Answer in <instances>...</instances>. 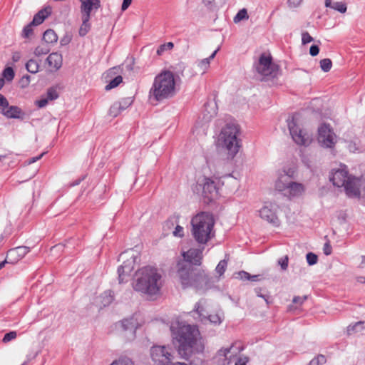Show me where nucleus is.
Masks as SVG:
<instances>
[{"instance_id":"1","label":"nucleus","mask_w":365,"mask_h":365,"mask_svg":"<svg viewBox=\"0 0 365 365\" xmlns=\"http://www.w3.org/2000/svg\"><path fill=\"white\" fill-rule=\"evenodd\" d=\"M204 248H191L183 252L182 259L177 264V275L184 288L192 287L198 291H206L214 286L218 279L207 274L204 269L194 267L200 266L202 260Z\"/></svg>"},{"instance_id":"2","label":"nucleus","mask_w":365,"mask_h":365,"mask_svg":"<svg viewBox=\"0 0 365 365\" xmlns=\"http://www.w3.org/2000/svg\"><path fill=\"white\" fill-rule=\"evenodd\" d=\"M170 331L174 341L178 346V354L182 358L188 359L197 344L200 335L198 329L195 326L177 322L171 324Z\"/></svg>"},{"instance_id":"3","label":"nucleus","mask_w":365,"mask_h":365,"mask_svg":"<svg viewBox=\"0 0 365 365\" xmlns=\"http://www.w3.org/2000/svg\"><path fill=\"white\" fill-rule=\"evenodd\" d=\"M161 274L158 269L146 266L139 269L135 274V279L133 282V289L148 296H154L160 292L161 283Z\"/></svg>"},{"instance_id":"4","label":"nucleus","mask_w":365,"mask_h":365,"mask_svg":"<svg viewBox=\"0 0 365 365\" xmlns=\"http://www.w3.org/2000/svg\"><path fill=\"white\" fill-rule=\"evenodd\" d=\"M176 81L173 72L168 70L162 71L157 75L150 89V98L157 101L172 98L176 93Z\"/></svg>"},{"instance_id":"5","label":"nucleus","mask_w":365,"mask_h":365,"mask_svg":"<svg viewBox=\"0 0 365 365\" xmlns=\"http://www.w3.org/2000/svg\"><path fill=\"white\" fill-rule=\"evenodd\" d=\"M214 224L212 215L207 212H202L193 217L191 231L195 240L200 244H206L214 235Z\"/></svg>"},{"instance_id":"6","label":"nucleus","mask_w":365,"mask_h":365,"mask_svg":"<svg viewBox=\"0 0 365 365\" xmlns=\"http://www.w3.org/2000/svg\"><path fill=\"white\" fill-rule=\"evenodd\" d=\"M330 180L334 186L343 187L349 197H359L360 195L358 179L349 175L346 165H341L340 168L334 171Z\"/></svg>"},{"instance_id":"7","label":"nucleus","mask_w":365,"mask_h":365,"mask_svg":"<svg viewBox=\"0 0 365 365\" xmlns=\"http://www.w3.org/2000/svg\"><path fill=\"white\" fill-rule=\"evenodd\" d=\"M240 128L237 125L228 123L222 130L218 141L222 148L227 151V154L232 158L238 153L240 145L237 136Z\"/></svg>"},{"instance_id":"8","label":"nucleus","mask_w":365,"mask_h":365,"mask_svg":"<svg viewBox=\"0 0 365 365\" xmlns=\"http://www.w3.org/2000/svg\"><path fill=\"white\" fill-rule=\"evenodd\" d=\"M294 171L289 170L284 171L275 182V188L289 198L301 195L304 191V187L302 183L295 182L292 180L294 178Z\"/></svg>"},{"instance_id":"9","label":"nucleus","mask_w":365,"mask_h":365,"mask_svg":"<svg viewBox=\"0 0 365 365\" xmlns=\"http://www.w3.org/2000/svg\"><path fill=\"white\" fill-rule=\"evenodd\" d=\"M257 71L264 77V81L275 78L279 75V66L272 63L270 55L261 54L256 66Z\"/></svg>"},{"instance_id":"10","label":"nucleus","mask_w":365,"mask_h":365,"mask_svg":"<svg viewBox=\"0 0 365 365\" xmlns=\"http://www.w3.org/2000/svg\"><path fill=\"white\" fill-rule=\"evenodd\" d=\"M298 115L294 114L287 119V125L293 140L300 145H309L312 142L310 135L304 132L297 125Z\"/></svg>"},{"instance_id":"11","label":"nucleus","mask_w":365,"mask_h":365,"mask_svg":"<svg viewBox=\"0 0 365 365\" xmlns=\"http://www.w3.org/2000/svg\"><path fill=\"white\" fill-rule=\"evenodd\" d=\"M150 355L152 359L158 365H187L185 363L171 364L173 355L171 349L165 346H154L151 348Z\"/></svg>"},{"instance_id":"12","label":"nucleus","mask_w":365,"mask_h":365,"mask_svg":"<svg viewBox=\"0 0 365 365\" xmlns=\"http://www.w3.org/2000/svg\"><path fill=\"white\" fill-rule=\"evenodd\" d=\"M126 251L120 255V259L123 260V264L118 268V280L120 283L123 282L125 276L128 275L134 269L136 257L131 253Z\"/></svg>"},{"instance_id":"13","label":"nucleus","mask_w":365,"mask_h":365,"mask_svg":"<svg viewBox=\"0 0 365 365\" xmlns=\"http://www.w3.org/2000/svg\"><path fill=\"white\" fill-rule=\"evenodd\" d=\"M336 136L329 125L324 123L318 128V141L322 146L333 148L336 143Z\"/></svg>"},{"instance_id":"14","label":"nucleus","mask_w":365,"mask_h":365,"mask_svg":"<svg viewBox=\"0 0 365 365\" xmlns=\"http://www.w3.org/2000/svg\"><path fill=\"white\" fill-rule=\"evenodd\" d=\"M202 195L207 203L216 199L218 196L217 182L212 178H205L202 183Z\"/></svg>"},{"instance_id":"15","label":"nucleus","mask_w":365,"mask_h":365,"mask_svg":"<svg viewBox=\"0 0 365 365\" xmlns=\"http://www.w3.org/2000/svg\"><path fill=\"white\" fill-rule=\"evenodd\" d=\"M277 207L272 203L267 204L259 210V216L262 219L272 224L274 226L279 225V220L277 215Z\"/></svg>"},{"instance_id":"16","label":"nucleus","mask_w":365,"mask_h":365,"mask_svg":"<svg viewBox=\"0 0 365 365\" xmlns=\"http://www.w3.org/2000/svg\"><path fill=\"white\" fill-rule=\"evenodd\" d=\"M235 347L232 345L229 348L221 349L216 354L214 359L218 365H228L232 361V358L235 356L240 351V349L234 350Z\"/></svg>"},{"instance_id":"17","label":"nucleus","mask_w":365,"mask_h":365,"mask_svg":"<svg viewBox=\"0 0 365 365\" xmlns=\"http://www.w3.org/2000/svg\"><path fill=\"white\" fill-rule=\"evenodd\" d=\"M81 17L91 18L93 10H97L101 7L100 0H80Z\"/></svg>"},{"instance_id":"18","label":"nucleus","mask_w":365,"mask_h":365,"mask_svg":"<svg viewBox=\"0 0 365 365\" xmlns=\"http://www.w3.org/2000/svg\"><path fill=\"white\" fill-rule=\"evenodd\" d=\"M29 252V247L26 246H19L9 250L6 257L11 264H14L24 257Z\"/></svg>"},{"instance_id":"19","label":"nucleus","mask_w":365,"mask_h":365,"mask_svg":"<svg viewBox=\"0 0 365 365\" xmlns=\"http://www.w3.org/2000/svg\"><path fill=\"white\" fill-rule=\"evenodd\" d=\"M205 300L201 299L195 305V312H196L200 317L202 319H207L211 323L214 324H219L221 323V318L218 314L206 315L207 312L204 307Z\"/></svg>"},{"instance_id":"20","label":"nucleus","mask_w":365,"mask_h":365,"mask_svg":"<svg viewBox=\"0 0 365 365\" xmlns=\"http://www.w3.org/2000/svg\"><path fill=\"white\" fill-rule=\"evenodd\" d=\"M137 322L133 318L125 319L121 321L120 327L122 331L125 332V336L134 338L137 329Z\"/></svg>"},{"instance_id":"21","label":"nucleus","mask_w":365,"mask_h":365,"mask_svg":"<svg viewBox=\"0 0 365 365\" xmlns=\"http://www.w3.org/2000/svg\"><path fill=\"white\" fill-rule=\"evenodd\" d=\"M1 113L7 118H20L23 115V112L20 108L16 106H8V107L2 108Z\"/></svg>"},{"instance_id":"22","label":"nucleus","mask_w":365,"mask_h":365,"mask_svg":"<svg viewBox=\"0 0 365 365\" xmlns=\"http://www.w3.org/2000/svg\"><path fill=\"white\" fill-rule=\"evenodd\" d=\"M46 62L48 63L50 67L54 68V71H57L62 66L63 58L61 54L57 52L51 53L47 57Z\"/></svg>"},{"instance_id":"23","label":"nucleus","mask_w":365,"mask_h":365,"mask_svg":"<svg viewBox=\"0 0 365 365\" xmlns=\"http://www.w3.org/2000/svg\"><path fill=\"white\" fill-rule=\"evenodd\" d=\"M51 11V9L50 7L40 10L37 14L34 15V19L31 22V24L34 26H38L42 24L45 19L50 15Z\"/></svg>"},{"instance_id":"24","label":"nucleus","mask_w":365,"mask_h":365,"mask_svg":"<svg viewBox=\"0 0 365 365\" xmlns=\"http://www.w3.org/2000/svg\"><path fill=\"white\" fill-rule=\"evenodd\" d=\"M325 6L330 7L340 13H345L347 9L346 4L341 1L332 2L331 0H325Z\"/></svg>"},{"instance_id":"25","label":"nucleus","mask_w":365,"mask_h":365,"mask_svg":"<svg viewBox=\"0 0 365 365\" xmlns=\"http://www.w3.org/2000/svg\"><path fill=\"white\" fill-rule=\"evenodd\" d=\"M217 51L218 49L215 50L208 58H205L197 62V67L200 68V71L202 72V73H204L205 71L209 68L210 61L215 58Z\"/></svg>"},{"instance_id":"26","label":"nucleus","mask_w":365,"mask_h":365,"mask_svg":"<svg viewBox=\"0 0 365 365\" xmlns=\"http://www.w3.org/2000/svg\"><path fill=\"white\" fill-rule=\"evenodd\" d=\"M57 40L58 36L53 30L48 29L43 33V41L46 43H53L56 42Z\"/></svg>"},{"instance_id":"27","label":"nucleus","mask_w":365,"mask_h":365,"mask_svg":"<svg viewBox=\"0 0 365 365\" xmlns=\"http://www.w3.org/2000/svg\"><path fill=\"white\" fill-rule=\"evenodd\" d=\"M82 24L79 29V35L81 36H86L91 29L90 19L87 17H81Z\"/></svg>"},{"instance_id":"28","label":"nucleus","mask_w":365,"mask_h":365,"mask_svg":"<svg viewBox=\"0 0 365 365\" xmlns=\"http://www.w3.org/2000/svg\"><path fill=\"white\" fill-rule=\"evenodd\" d=\"M364 322H357L354 324H350L347 327L346 331L348 334H352L353 333L358 332L364 329Z\"/></svg>"},{"instance_id":"29","label":"nucleus","mask_w":365,"mask_h":365,"mask_svg":"<svg viewBox=\"0 0 365 365\" xmlns=\"http://www.w3.org/2000/svg\"><path fill=\"white\" fill-rule=\"evenodd\" d=\"M26 70L31 73H36L39 69V64L37 61L34 59H30L26 63Z\"/></svg>"},{"instance_id":"30","label":"nucleus","mask_w":365,"mask_h":365,"mask_svg":"<svg viewBox=\"0 0 365 365\" xmlns=\"http://www.w3.org/2000/svg\"><path fill=\"white\" fill-rule=\"evenodd\" d=\"M102 298V304L104 307L109 305L113 300V295L110 290L106 291L101 296Z\"/></svg>"},{"instance_id":"31","label":"nucleus","mask_w":365,"mask_h":365,"mask_svg":"<svg viewBox=\"0 0 365 365\" xmlns=\"http://www.w3.org/2000/svg\"><path fill=\"white\" fill-rule=\"evenodd\" d=\"M50 51V48L47 45V43H42L41 45L37 46L35 48L34 54L36 56H40L41 55L47 54Z\"/></svg>"},{"instance_id":"32","label":"nucleus","mask_w":365,"mask_h":365,"mask_svg":"<svg viewBox=\"0 0 365 365\" xmlns=\"http://www.w3.org/2000/svg\"><path fill=\"white\" fill-rule=\"evenodd\" d=\"M123 109L120 108V105H118L117 102H115L109 109V115L113 118L117 117Z\"/></svg>"},{"instance_id":"33","label":"nucleus","mask_w":365,"mask_h":365,"mask_svg":"<svg viewBox=\"0 0 365 365\" xmlns=\"http://www.w3.org/2000/svg\"><path fill=\"white\" fill-rule=\"evenodd\" d=\"M249 16L247 14V11L246 9H242L240 10L236 16L234 17V22L238 23L241 21L242 20L248 19Z\"/></svg>"},{"instance_id":"34","label":"nucleus","mask_w":365,"mask_h":365,"mask_svg":"<svg viewBox=\"0 0 365 365\" xmlns=\"http://www.w3.org/2000/svg\"><path fill=\"white\" fill-rule=\"evenodd\" d=\"M332 62L329 58H324L320 61V68L324 72H328L331 70Z\"/></svg>"},{"instance_id":"35","label":"nucleus","mask_w":365,"mask_h":365,"mask_svg":"<svg viewBox=\"0 0 365 365\" xmlns=\"http://www.w3.org/2000/svg\"><path fill=\"white\" fill-rule=\"evenodd\" d=\"M122 81L123 78L121 76H116L112 81H110V82L108 85L106 86V90L108 91L117 87Z\"/></svg>"},{"instance_id":"36","label":"nucleus","mask_w":365,"mask_h":365,"mask_svg":"<svg viewBox=\"0 0 365 365\" xmlns=\"http://www.w3.org/2000/svg\"><path fill=\"white\" fill-rule=\"evenodd\" d=\"M227 266V262L225 259L220 261L215 268V271L219 274V277L222 276L225 273Z\"/></svg>"},{"instance_id":"37","label":"nucleus","mask_w":365,"mask_h":365,"mask_svg":"<svg viewBox=\"0 0 365 365\" xmlns=\"http://www.w3.org/2000/svg\"><path fill=\"white\" fill-rule=\"evenodd\" d=\"M133 100L132 98H124L121 99L120 101H118L117 103L118 105H120V108L123 109V110L128 108L131 104L133 103Z\"/></svg>"},{"instance_id":"38","label":"nucleus","mask_w":365,"mask_h":365,"mask_svg":"<svg viewBox=\"0 0 365 365\" xmlns=\"http://www.w3.org/2000/svg\"><path fill=\"white\" fill-rule=\"evenodd\" d=\"M174 47V44L172 42H168L166 43L162 44L159 46L157 50V54L158 56H161L165 51L171 50Z\"/></svg>"},{"instance_id":"39","label":"nucleus","mask_w":365,"mask_h":365,"mask_svg":"<svg viewBox=\"0 0 365 365\" xmlns=\"http://www.w3.org/2000/svg\"><path fill=\"white\" fill-rule=\"evenodd\" d=\"M326 361V357L322 354H319L317 357L311 360L308 365H320L325 364Z\"/></svg>"},{"instance_id":"40","label":"nucleus","mask_w":365,"mask_h":365,"mask_svg":"<svg viewBox=\"0 0 365 365\" xmlns=\"http://www.w3.org/2000/svg\"><path fill=\"white\" fill-rule=\"evenodd\" d=\"M46 98L49 101L57 99L58 98V93L57 90L53 87L49 88L46 93Z\"/></svg>"},{"instance_id":"41","label":"nucleus","mask_w":365,"mask_h":365,"mask_svg":"<svg viewBox=\"0 0 365 365\" xmlns=\"http://www.w3.org/2000/svg\"><path fill=\"white\" fill-rule=\"evenodd\" d=\"M14 77V71L12 68L7 67L3 71V78H6L7 81H11Z\"/></svg>"},{"instance_id":"42","label":"nucleus","mask_w":365,"mask_h":365,"mask_svg":"<svg viewBox=\"0 0 365 365\" xmlns=\"http://www.w3.org/2000/svg\"><path fill=\"white\" fill-rule=\"evenodd\" d=\"M306 258H307V263L309 264V265H314V264H317V260H318L317 255L313 252L307 253Z\"/></svg>"},{"instance_id":"43","label":"nucleus","mask_w":365,"mask_h":365,"mask_svg":"<svg viewBox=\"0 0 365 365\" xmlns=\"http://www.w3.org/2000/svg\"><path fill=\"white\" fill-rule=\"evenodd\" d=\"M32 26H34V25L31 24V23H30L24 28L22 36L24 38H29L32 35V34H33Z\"/></svg>"},{"instance_id":"44","label":"nucleus","mask_w":365,"mask_h":365,"mask_svg":"<svg viewBox=\"0 0 365 365\" xmlns=\"http://www.w3.org/2000/svg\"><path fill=\"white\" fill-rule=\"evenodd\" d=\"M110 365H134L133 361L128 358L120 359L113 361Z\"/></svg>"},{"instance_id":"45","label":"nucleus","mask_w":365,"mask_h":365,"mask_svg":"<svg viewBox=\"0 0 365 365\" xmlns=\"http://www.w3.org/2000/svg\"><path fill=\"white\" fill-rule=\"evenodd\" d=\"M289 257L287 255L278 259V264L280 265L282 270H286L288 267Z\"/></svg>"},{"instance_id":"46","label":"nucleus","mask_w":365,"mask_h":365,"mask_svg":"<svg viewBox=\"0 0 365 365\" xmlns=\"http://www.w3.org/2000/svg\"><path fill=\"white\" fill-rule=\"evenodd\" d=\"M16 336H17V334H16V331H10L9 333H6L4 335L2 341H3L4 343H8L10 341L16 339Z\"/></svg>"},{"instance_id":"47","label":"nucleus","mask_w":365,"mask_h":365,"mask_svg":"<svg viewBox=\"0 0 365 365\" xmlns=\"http://www.w3.org/2000/svg\"><path fill=\"white\" fill-rule=\"evenodd\" d=\"M313 41V38L309 35V34L307 31L302 33V44H307Z\"/></svg>"},{"instance_id":"48","label":"nucleus","mask_w":365,"mask_h":365,"mask_svg":"<svg viewBox=\"0 0 365 365\" xmlns=\"http://www.w3.org/2000/svg\"><path fill=\"white\" fill-rule=\"evenodd\" d=\"M173 234L175 237H182L184 236L183 227L178 225Z\"/></svg>"},{"instance_id":"49","label":"nucleus","mask_w":365,"mask_h":365,"mask_svg":"<svg viewBox=\"0 0 365 365\" xmlns=\"http://www.w3.org/2000/svg\"><path fill=\"white\" fill-rule=\"evenodd\" d=\"M9 106V101L6 97H4L2 94L0 93V107L1 110L2 108H6Z\"/></svg>"},{"instance_id":"50","label":"nucleus","mask_w":365,"mask_h":365,"mask_svg":"<svg viewBox=\"0 0 365 365\" xmlns=\"http://www.w3.org/2000/svg\"><path fill=\"white\" fill-rule=\"evenodd\" d=\"M319 52V48L317 45L311 46L309 48V53L312 56H316Z\"/></svg>"},{"instance_id":"51","label":"nucleus","mask_w":365,"mask_h":365,"mask_svg":"<svg viewBox=\"0 0 365 365\" xmlns=\"http://www.w3.org/2000/svg\"><path fill=\"white\" fill-rule=\"evenodd\" d=\"M48 101L49 100L47 98H41L37 101L36 103L38 108H43L48 104Z\"/></svg>"},{"instance_id":"52","label":"nucleus","mask_w":365,"mask_h":365,"mask_svg":"<svg viewBox=\"0 0 365 365\" xmlns=\"http://www.w3.org/2000/svg\"><path fill=\"white\" fill-rule=\"evenodd\" d=\"M262 289L261 288H257L255 289V293L257 295V297H262L263 298L266 302L268 304V299H269V296L267 295V294H263L262 292H261Z\"/></svg>"},{"instance_id":"53","label":"nucleus","mask_w":365,"mask_h":365,"mask_svg":"<svg viewBox=\"0 0 365 365\" xmlns=\"http://www.w3.org/2000/svg\"><path fill=\"white\" fill-rule=\"evenodd\" d=\"M323 251H324V254L325 255H331V251H332V248H331V246L329 245V242H327V243L324 244V248H323Z\"/></svg>"},{"instance_id":"54","label":"nucleus","mask_w":365,"mask_h":365,"mask_svg":"<svg viewBox=\"0 0 365 365\" xmlns=\"http://www.w3.org/2000/svg\"><path fill=\"white\" fill-rule=\"evenodd\" d=\"M307 299V296H304V297H294L293 298V303L294 304H302L304 303V302Z\"/></svg>"},{"instance_id":"55","label":"nucleus","mask_w":365,"mask_h":365,"mask_svg":"<svg viewBox=\"0 0 365 365\" xmlns=\"http://www.w3.org/2000/svg\"><path fill=\"white\" fill-rule=\"evenodd\" d=\"M238 277H240L241 279L244 280H249V277H250V274L245 271H240L237 273Z\"/></svg>"},{"instance_id":"56","label":"nucleus","mask_w":365,"mask_h":365,"mask_svg":"<svg viewBox=\"0 0 365 365\" xmlns=\"http://www.w3.org/2000/svg\"><path fill=\"white\" fill-rule=\"evenodd\" d=\"M302 0H288V4L290 7H297L300 5Z\"/></svg>"},{"instance_id":"57","label":"nucleus","mask_w":365,"mask_h":365,"mask_svg":"<svg viewBox=\"0 0 365 365\" xmlns=\"http://www.w3.org/2000/svg\"><path fill=\"white\" fill-rule=\"evenodd\" d=\"M133 0H123L122 6H121V10L125 11L129 6L131 4Z\"/></svg>"},{"instance_id":"58","label":"nucleus","mask_w":365,"mask_h":365,"mask_svg":"<svg viewBox=\"0 0 365 365\" xmlns=\"http://www.w3.org/2000/svg\"><path fill=\"white\" fill-rule=\"evenodd\" d=\"M248 361L247 358H239L237 359L235 365H246Z\"/></svg>"},{"instance_id":"59","label":"nucleus","mask_w":365,"mask_h":365,"mask_svg":"<svg viewBox=\"0 0 365 365\" xmlns=\"http://www.w3.org/2000/svg\"><path fill=\"white\" fill-rule=\"evenodd\" d=\"M259 277V275H251L250 274V277H249V280H251L253 282L258 281Z\"/></svg>"},{"instance_id":"60","label":"nucleus","mask_w":365,"mask_h":365,"mask_svg":"<svg viewBox=\"0 0 365 365\" xmlns=\"http://www.w3.org/2000/svg\"><path fill=\"white\" fill-rule=\"evenodd\" d=\"M12 58H13V61H18L19 60V58H20V55H19V53H15L13 55Z\"/></svg>"},{"instance_id":"61","label":"nucleus","mask_w":365,"mask_h":365,"mask_svg":"<svg viewBox=\"0 0 365 365\" xmlns=\"http://www.w3.org/2000/svg\"><path fill=\"white\" fill-rule=\"evenodd\" d=\"M30 78H31V76H29V75H26L24 76L23 78H22V81L24 82V81H26V83L28 84L29 82H30Z\"/></svg>"},{"instance_id":"62","label":"nucleus","mask_w":365,"mask_h":365,"mask_svg":"<svg viewBox=\"0 0 365 365\" xmlns=\"http://www.w3.org/2000/svg\"><path fill=\"white\" fill-rule=\"evenodd\" d=\"M43 153L41 154L40 155L36 157V158H33L31 160H30V163H34L36 161H37L38 160L41 159V158L43 156Z\"/></svg>"},{"instance_id":"63","label":"nucleus","mask_w":365,"mask_h":365,"mask_svg":"<svg viewBox=\"0 0 365 365\" xmlns=\"http://www.w3.org/2000/svg\"><path fill=\"white\" fill-rule=\"evenodd\" d=\"M6 263H9V260H8L7 257H6V259H5V260H4V261H3V262H0V269H1V268H3V267H4V265H5V264H6Z\"/></svg>"},{"instance_id":"64","label":"nucleus","mask_w":365,"mask_h":365,"mask_svg":"<svg viewBox=\"0 0 365 365\" xmlns=\"http://www.w3.org/2000/svg\"><path fill=\"white\" fill-rule=\"evenodd\" d=\"M213 1H214V0H202V3H203L205 6L210 5Z\"/></svg>"}]
</instances>
